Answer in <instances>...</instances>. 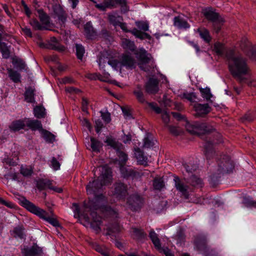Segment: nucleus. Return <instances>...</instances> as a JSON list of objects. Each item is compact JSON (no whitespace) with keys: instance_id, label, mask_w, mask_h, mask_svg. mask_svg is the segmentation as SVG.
<instances>
[{"instance_id":"obj_49","label":"nucleus","mask_w":256,"mask_h":256,"mask_svg":"<svg viewBox=\"0 0 256 256\" xmlns=\"http://www.w3.org/2000/svg\"><path fill=\"white\" fill-rule=\"evenodd\" d=\"M24 228L21 226L16 227L13 230L14 236L22 238H24Z\"/></svg>"},{"instance_id":"obj_2","label":"nucleus","mask_w":256,"mask_h":256,"mask_svg":"<svg viewBox=\"0 0 256 256\" xmlns=\"http://www.w3.org/2000/svg\"><path fill=\"white\" fill-rule=\"evenodd\" d=\"M226 58L231 74L240 82H242L244 80V76L247 74L249 70L246 60L234 50H228Z\"/></svg>"},{"instance_id":"obj_51","label":"nucleus","mask_w":256,"mask_h":256,"mask_svg":"<svg viewBox=\"0 0 256 256\" xmlns=\"http://www.w3.org/2000/svg\"><path fill=\"white\" fill-rule=\"evenodd\" d=\"M30 24L32 28L36 30H43L46 29L44 26L41 25L36 20H32Z\"/></svg>"},{"instance_id":"obj_1","label":"nucleus","mask_w":256,"mask_h":256,"mask_svg":"<svg viewBox=\"0 0 256 256\" xmlns=\"http://www.w3.org/2000/svg\"><path fill=\"white\" fill-rule=\"evenodd\" d=\"M100 174L96 180L90 182L86 186V192L88 194L94 196L95 202L100 205L101 208H110L106 205L108 200L102 194H97V192L102 189L103 186L108 184L112 182V176L111 169L107 166L98 168Z\"/></svg>"},{"instance_id":"obj_39","label":"nucleus","mask_w":256,"mask_h":256,"mask_svg":"<svg viewBox=\"0 0 256 256\" xmlns=\"http://www.w3.org/2000/svg\"><path fill=\"white\" fill-rule=\"evenodd\" d=\"M18 200L20 206L24 208H38L24 197H20Z\"/></svg>"},{"instance_id":"obj_4","label":"nucleus","mask_w":256,"mask_h":256,"mask_svg":"<svg viewBox=\"0 0 256 256\" xmlns=\"http://www.w3.org/2000/svg\"><path fill=\"white\" fill-rule=\"evenodd\" d=\"M98 209H74V216L90 223V226L96 232L100 230L102 218L97 214Z\"/></svg>"},{"instance_id":"obj_64","label":"nucleus","mask_w":256,"mask_h":256,"mask_svg":"<svg viewBox=\"0 0 256 256\" xmlns=\"http://www.w3.org/2000/svg\"><path fill=\"white\" fill-rule=\"evenodd\" d=\"M51 163L52 167L54 170H58L60 168V164L55 158L53 157L52 158Z\"/></svg>"},{"instance_id":"obj_21","label":"nucleus","mask_w":256,"mask_h":256,"mask_svg":"<svg viewBox=\"0 0 256 256\" xmlns=\"http://www.w3.org/2000/svg\"><path fill=\"white\" fill-rule=\"evenodd\" d=\"M84 30L86 38L89 39H93L96 36V32L94 30L90 22H86L84 25Z\"/></svg>"},{"instance_id":"obj_23","label":"nucleus","mask_w":256,"mask_h":256,"mask_svg":"<svg viewBox=\"0 0 256 256\" xmlns=\"http://www.w3.org/2000/svg\"><path fill=\"white\" fill-rule=\"evenodd\" d=\"M121 44L122 47L126 50H130L133 52L136 48L134 42L127 38H122Z\"/></svg>"},{"instance_id":"obj_27","label":"nucleus","mask_w":256,"mask_h":256,"mask_svg":"<svg viewBox=\"0 0 256 256\" xmlns=\"http://www.w3.org/2000/svg\"><path fill=\"white\" fill-rule=\"evenodd\" d=\"M108 18L110 22L114 26H118L123 20L122 17L116 13L108 14Z\"/></svg>"},{"instance_id":"obj_55","label":"nucleus","mask_w":256,"mask_h":256,"mask_svg":"<svg viewBox=\"0 0 256 256\" xmlns=\"http://www.w3.org/2000/svg\"><path fill=\"white\" fill-rule=\"evenodd\" d=\"M136 26L140 30L146 32L148 30V24L146 22H136Z\"/></svg>"},{"instance_id":"obj_32","label":"nucleus","mask_w":256,"mask_h":256,"mask_svg":"<svg viewBox=\"0 0 256 256\" xmlns=\"http://www.w3.org/2000/svg\"><path fill=\"white\" fill-rule=\"evenodd\" d=\"M120 170L124 178L134 177L136 175V172L132 168H126L124 166H120Z\"/></svg>"},{"instance_id":"obj_61","label":"nucleus","mask_w":256,"mask_h":256,"mask_svg":"<svg viewBox=\"0 0 256 256\" xmlns=\"http://www.w3.org/2000/svg\"><path fill=\"white\" fill-rule=\"evenodd\" d=\"M14 63L16 64L17 66L20 70H24L26 68V65L22 60L16 59L14 61Z\"/></svg>"},{"instance_id":"obj_3","label":"nucleus","mask_w":256,"mask_h":256,"mask_svg":"<svg viewBox=\"0 0 256 256\" xmlns=\"http://www.w3.org/2000/svg\"><path fill=\"white\" fill-rule=\"evenodd\" d=\"M234 168L233 162L230 160L228 156L224 155L217 160V166L210 169V182L212 186L218 184L221 176L225 173L232 172Z\"/></svg>"},{"instance_id":"obj_36","label":"nucleus","mask_w":256,"mask_h":256,"mask_svg":"<svg viewBox=\"0 0 256 256\" xmlns=\"http://www.w3.org/2000/svg\"><path fill=\"white\" fill-rule=\"evenodd\" d=\"M150 237L155 247L160 250L161 249L160 243L157 234L154 230H152L150 232Z\"/></svg>"},{"instance_id":"obj_19","label":"nucleus","mask_w":256,"mask_h":256,"mask_svg":"<svg viewBox=\"0 0 256 256\" xmlns=\"http://www.w3.org/2000/svg\"><path fill=\"white\" fill-rule=\"evenodd\" d=\"M134 151L135 156L138 163L140 164L146 165L148 158L144 155V152L138 148H135Z\"/></svg>"},{"instance_id":"obj_29","label":"nucleus","mask_w":256,"mask_h":256,"mask_svg":"<svg viewBox=\"0 0 256 256\" xmlns=\"http://www.w3.org/2000/svg\"><path fill=\"white\" fill-rule=\"evenodd\" d=\"M52 181L48 179H40L36 182V186L40 190H45L46 188L50 189Z\"/></svg>"},{"instance_id":"obj_40","label":"nucleus","mask_w":256,"mask_h":256,"mask_svg":"<svg viewBox=\"0 0 256 256\" xmlns=\"http://www.w3.org/2000/svg\"><path fill=\"white\" fill-rule=\"evenodd\" d=\"M76 54L78 59L82 60L85 52L84 47L80 44H76Z\"/></svg>"},{"instance_id":"obj_59","label":"nucleus","mask_w":256,"mask_h":256,"mask_svg":"<svg viewBox=\"0 0 256 256\" xmlns=\"http://www.w3.org/2000/svg\"><path fill=\"white\" fill-rule=\"evenodd\" d=\"M184 97L191 102H194L196 98V95L195 93H188V94H184Z\"/></svg>"},{"instance_id":"obj_38","label":"nucleus","mask_w":256,"mask_h":256,"mask_svg":"<svg viewBox=\"0 0 256 256\" xmlns=\"http://www.w3.org/2000/svg\"><path fill=\"white\" fill-rule=\"evenodd\" d=\"M38 17L42 24L48 25L50 23L48 16L42 10H38Z\"/></svg>"},{"instance_id":"obj_56","label":"nucleus","mask_w":256,"mask_h":256,"mask_svg":"<svg viewBox=\"0 0 256 256\" xmlns=\"http://www.w3.org/2000/svg\"><path fill=\"white\" fill-rule=\"evenodd\" d=\"M120 230V227L118 224H115L112 228H108V234H110L112 233L118 232Z\"/></svg>"},{"instance_id":"obj_60","label":"nucleus","mask_w":256,"mask_h":256,"mask_svg":"<svg viewBox=\"0 0 256 256\" xmlns=\"http://www.w3.org/2000/svg\"><path fill=\"white\" fill-rule=\"evenodd\" d=\"M162 118L163 122L168 126L170 122V116L167 112L164 111L162 112Z\"/></svg>"},{"instance_id":"obj_11","label":"nucleus","mask_w":256,"mask_h":256,"mask_svg":"<svg viewBox=\"0 0 256 256\" xmlns=\"http://www.w3.org/2000/svg\"><path fill=\"white\" fill-rule=\"evenodd\" d=\"M193 108L194 109L196 114L194 116L196 117H202L208 114L210 112V108L208 104H200L195 103Z\"/></svg>"},{"instance_id":"obj_63","label":"nucleus","mask_w":256,"mask_h":256,"mask_svg":"<svg viewBox=\"0 0 256 256\" xmlns=\"http://www.w3.org/2000/svg\"><path fill=\"white\" fill-rule=\"evenodd\" d=\"M104 125L102 122L100 120H98L95 122L96 131L97 133H99Z\"/></svg>"},{"instance_id":"obj_9","label":"nucleus","mask_w":256,"mask_h":256,"mask_svg":"<svg viewBox=\"0 0 256 256\" xmlns=\"http://www.w3.org/2000/svg\"><path fill=\"white\" fill-rule=\"evenodd\" d=\"M174 186L176 190L180 192V196L185 199L189 198L190 192L192 191L188 186L186 185L177 176H174Z\"/></svg>"},{"instance_id":"obj_31","label":"nucleus","mask_w":256,"mask_h":256,"mask_svg":"<svg viewBox=\"0 0 256 256\" xmlns=\"http://www.w3.org/2000/svg\"><path fill=\"white\" fill-rule=\"evenodd\" d=\"M134 94L140 102L144 103L146 102L140 85L136 86V88L134 91Z\"/></svg>"},{"instance_id":"obj_10","label":"nucleus","mask_w":256,"mask_h":256,"mask_svg":"<svg viewBox=\"0 0 256 256\" xmlns=\"http://www.w3.org/2000/svg\"><path fill=\"white\" fill-rule=\"evenodd\" d=\"M134 54L140 62V68L145 72L149 71L148 68L144 66L145 64L149 63L150 60V58L148 56L146 51L144 48H140L138 52H136Z\"/></svg>"},{"instance_id":"obj_12","label":"nucleus","mask_w":256,"mask_h":256,"mask_svg":"<svg viewBox=\"0 0 256 256\" xmlns=\"http://www.w3.org/2000/svg\"><path fill=\"white\" fill-rule=\"evenodd\" d=\"M159 80L154 78H150L146 83L145 86L146 90L150 94H155L159 90Z\"/></svg>"},{"instance_id":"obj_17","label":"nucleus","mask_w":256,"mask_h":256,"mask_svg":"<svg viewBox=\"0 0 256 256\" xmlns=\"http://www.w3.org/2000/svg\"><path fill=\"white\" fill-rule=\"evenodd\" d=\"M204 16L209 20L212 22L214 23L220 22V18L219 14L210 9L206 10L204 12Z\"/></svg>"},{"instance_id":"obj_13","label":"nucleus","mask_w":256,"mask_h":256,"mask_svg":"<svg viewBox=\"0 0 256 256\" xmlns=\"http://www.w3.org/2000/svg\"><path fill=\"white\" fill-rule=\"evenodd\" d=\"M136 62L132 56L124 54L120 59V65L128 69H133L136 66Z\"/></svg>"},{"instance_id":"obj_6","label":"nucleus","mask_w":256,"mask_h":256,"mask_svg":"<svg viewBox=\"0 0 256 256\" xmlns=\"http://www.w3.org/2000/svg\"><path fill=\"white\" fill-rule=\"evenodd\" d=\"M186 130L192 134H200L210 132L213 130V128L206 123L194 122L192 124L187 122L186 124Z\"/></svg>"},{"instance_id":"obj_30","label":"nucleus","mask_w":256,"mask_h":256,"mask_svg":"<svg viewBox=\"0 0 256 256\" xmlns=\"http://www.w3.org/2000/svg\"><path fill=\"white\" fill-rule=\"evenodd\" d=\"M130 32L134 35L136 38H139L140 40L148 39L150 40L152 36L148 34L142 32L136 28H134Z\"/></svg>"},{"instance_id":"obj_46","label":"nucleus","mask_w":256,"mask_h":256,"mask_svg":"<svg viewBox=\"0 0 256 256\" xmlns=\"http://www.w3.org/2000/svg\"><path fill=\"white\" fill-rule=\"evenodd\" d=\"M200 90L202 94V97L207 100H210L212 96L210 92V88H200Z\"/></svg>"},{"instance_id":"obj_16","label":"nucleus","mask_w":256,"mask_h":256,"mask_svg":"<svg viewBox=\"0 0 256 256\" xmlns=\"http://www.w3.org/2000/svg\"><path fill=\"white\" fill-rule=\"evenodd\" d=\"M26 126V118H24L13 121L10 125L9 128L12 132H16L24 129Z\"/></svg>"},{"instance_id":"obj_50","label":"nucleus","mask_w":256,"mask_h":256,"mask_svg":"<svg viewBox=\"0 0 256 256\" xmlns=\"http://www.w3.org/2000/svg\"><path fill=\"white\" fill-rule=\"evenodd\" d=\"M92 247L94 250L104 256H108V254L105 252L104 248L98 245V244L96 242L92 243Z\"/></svg>"},{"instance_id":"obj_37","label":"nucleus","mask_w":256,"mask_h":256,"mask_svg":"<svg viewBox=\"0 0 256 256\" xmlns=\"http://www.w3.org/2000/svg\"><path fill=\"white\" fill-rule=\"evenodd\" d=\"M34 116L38 118H44L45 116V109L42 106H36L34 109Z\"/></svg>"},{"instance_id":"obj_26","label":"nucleus","mask_w":256,"mask_h":256,"mask_svg":"<svg viewBox=\"0 0 256 256\" xmlns=\"http://www.w3.org/2000/svg\"><path fill=\"white\" fill-rule=\"evenodd\" d=\"M34 91L35 90L32 87L26 88L24 93V98L28 102L33 103L35 102L34 98Z\"/></svg>"},{"instance_id":"obj_20","label":"nucleus","mask_w":256,"mask_h":256,"mask_svg":"<svg viewBox=\"0 0 256 256\" xmlns=\"http://www.w3.org/2000/svg\"><path fill=\"white\" fill-rule=\"evenodd\" d=\"M174 26L180 29H186L190 27L188 22L183 18L180 16L174 18Z\"/></svg>"},{"instance_id":"obj_54","label":"nucleus","mask_w":256,"mask_h":256,"mask_svg":"<svg viewBox=\"0 0 256 256\" xmlns=\"http://www.w3.org/2000/svg\"><path fill=\"white\" fill-rule=\"evenodd\" d=\"M108 60V58L104 56L102 54H100L98 56V62L100 68H102L104 66V64Z\"/></svg>"},{"instance_id":"obj_43","label":"nucleus","mask_w":256,"mask_h":256,"mask_svg":"<svg viewBox=\"0 0 256 256\" xmlns=\"http://www.w3.org/2000/svg\"><path fill=\"white\" fill-rule=\"evenodd\" d=\"M8 75L10 79L14 82H20V75L16 71L12 70H8Z\"/></svg>"},{"instance_id":"obj_42","label":"nucleus","mask_w":256,"mask_h":256,"mask_svg":"<svg viewBox=\"0 0 256 256\" xmlns=\"http://www.w3.org/2000/svg\"><path fill=\"white\" fill-rule=\"evenodd\" d=\"M20 174L24 176H30L32 172H33V169L30 166H21L20 170Z\"/></svg>"},{"instance_id":"obj_47","label":"nucleus","mask_w":256,"mask_h":256,"mask_svg":"<svg viewBox=\"0 0 256 256\" xmlns=\"http://www.w3.org/2000/svg\"><path fill=\"white\" fill-rule=\"evenodd\" d=\"M248 50H245L246 54L250 57L256 60V46H248Z\"/></svg>"},{"instance_id":"obj_62","label":"nucleus","mask_w":256,"mask_h":256,"mask_svg":"<svg viewBox=\"0 0 256 256\" xmlns=\"http://www.w3.org/2000/svg\"><path fill=\"white\" fill-rule=\"evenodd\" d=\"M87 78L90 80L98 79L101 81H104V80L102 78V76L96 73L88 74Z\"/></svg>"},{"instance_id":"obj_18","label":"nucleus","mask_w":256,"mask_h":256,"mask_svg":"<svg viewBox=\"0 0 256 256\" xmlns=\"http://www.w3.org/2000/svg\"><path fill=\"white\" fill-rule=\"evenodd\" d=\"M26 124L32 130H42V124L40 121L36 120H30L26 118Z\"/></svg>"},{"instance_id":"obj_28","label":"nucleus","mask_w":256,"mask_h":256,"mask_svg":"<svg viewBox=\"0 0 256 256\" xmlns=\"http://www.w3.org/2000/svg\"><path fill=\"white\" fill-rule=\"evenodd\" d=\"M213 144L214 142L211 141H207L205 144V156L207 160L210 159L214 153L212 149Z\"/></svg>"},{"instance_id":"obj_7","label":"nucleus","mask_w":256,"mask_h":256,"mask_svg":"<svg viewBox=\"0 0 256 256\" xmlns=\"http://www.w3.org/2000/svg\"><path fill=\"white\" fill-rule=\"evenodd\" d=\"M105 142L108 145L116 150L117 155L119 158L120 166H124L128 158V155L122 150L123 148L122 144L115 139L110 138H107Z\"/></svg>"},{"instance_id":"obj_52","label":"nucleus","mask_w":256,"mask_h":256,"mask_svg":"<svg viewBox=\"0 0 256 256\" xmlns=\"http://www.w3.org/2000/svg\"><path fill=\"white\" fill-rule=\"evenodd\" d=\"M42 130L44 136L47 141L52 142L54 140L55 136L54 134L46 130Z\"/></svg>"},{"instance_id":"obj_58","label":"nucleus","mask_w":256,"mask_h":256,"mask_svg":"<svg viewBox=\"0 0 256 256\" xmlns=\"http://www.w3.org/2000/svg\"><path fill=\"white\" fill-rule=\"evenodd\" d=\"M154 142L151 140L148 137H146L144 139V144L143 147L145 148H150L152 146Z\"/></svg>"},{"instance_id":"obj_34","label":"nucleus","mask_w":256,"mask_h":256,"mask_svg":"<svg viewBox=\"0 0 256 256\" xmlns=\"http://www.w3.org/2000/svg\"><path fill=\"white\" fill-rule=\"evenodd\" d=\"M198 32L200 36L203 40L208 43L211 40V37L210 35L209 32L206 28H198Z\"/></svg>"},{"instance_id":"obj_22","label":"nucleus","mask_w":256,"mask_h":256,"mask_svg":"<svg viewBox=\"0 0 256 256\" xmlns=\"http://www.w3.org/2000/svg\"><path fill=\"white\" fill-rule=\"evenodd\" d=\"M48 48L60 52H62L65 50V47L60 45L55 37L50 38L49 46H48Z\"/></svg>"},{"instance_id":"obj_45","label":"nucleus","mask_w":256,"mask_h":256,"mask_svg":"<svg viewBox=\"0 0 256 256\" xmlns=\"http://www.w3.org/2000/svg\"><path fill=\"white\" fill-rule=\"evenodd\" d=\"M153 186L155 190H161L164 186V184L162 178H156L154 180Z\"/></svg>"},{"instance_id":"obj_35","label":"nucleus","mask_w":256,"mask_h":256,"mask_svg":"<svg viewBox=\"0 0 256 256\" xmlns=\"http://www.w3.org/2000/svg\"><path fill=\"white\" fill-rule=\"evenodd\" d=\"M0 51L4 58H8L10 56V51L6 44L4 42L0 41Z\"/></svg>"},{"instance_id":"obj_25","label":"nucleus","mask_w":256,"mask_h":256,"mask_svg":"<svg viewBox=\"0 0 256 256\" xmlns=\"http://www.w3.org/2000/svg\"><path fill=\"white\" fill-rule=\"evenodd\" d=\"M214 50L218 55L220 56H224L225 55L226 56V52L229 50H226L224 46L219 42H217L214 44ZM230 50H231L230 49Z\"/></svg>"},{"instance_id":"obj_53","label":"nucleus","mask_w":256,"mask_h":256,"mask_svg":"<svg viewBox=\"0 0 256 256\" xmlns=\"http://www.w3.org/2000/svg\"><path fill=\"white\" fill-rule=\"evenodd\" d=\"M148 106L153 110L156 114L162 113V109L158 106L157 104L155 102H147Z\"/></svg>"},{"instance_id":"obj_14","label":"nucleus","mask_w":256,"mask_h":256,"mask_svg":"<svg viewBox=\"0 0 256 256\" xmlns=\"http://www.w3.org/2000/svg\"><path fill=\"white\" fill-rule=\"evenodd\" d=\"M22 252L23 256H40L42 254V250L34 244L30 248H24L22 250Z\"/></svg>"},{"instance_id":"obj_57","label":"nucleus","mask_w":256,"mask_h":256,"mask_svg":"<svg viewBox=\"0 0 256 256\" xmlns=\"http://www.w3.org/2000/svg\"><path fill=\"white\" fill-rule=\"evenodd\" d=\"M255 118H256L255 114L254 112H248V113L246 114L243 117V118L244 120H247L248 122H252Z\"/></svg>"},{"instance_id":"obj_15","label":"nucleus","mask_w":256,"mask_h":256,"mask_svg":"<svg viewBox=\"0 0 256 256\" xmlns=\"http://www.w3.org/2000/svg\"><path fill=\"white\" fill-rule=\"evenodd\" d=\"M127 194V186L122 182H117L114 184V194L116 197L121 198Z\"/></svg>"},{"instance_id":"obj_8","label":"nucleus","mask_w":256,"mask_h":256,"mask_svg":"<svg viewBox=\"0 0 256 256\" xmlns=\"http://www.w3.org/2000/svg\"><path fill=\"white\" fill-rule=\"evenodd\" d=\"M118 4L122 8V11L126 12L128 10L126 0H104L102 3L96 4V8L100 11H106L107 8H113Z\"/></svg>"},{"instance_id":"obj_5","label":"nucleus","mask_w":256,"mask_h":256,"mask_svg":"<svg viewBox=\"0 0 256 256\" xmlns=\"http://www.w3.org/2000/svg\"><path fill=\"white\" fill-rule=\"evenodd\" d=\"M30 212L32 213L40 218L48 222L52 226L56 227L60 226L58 222L56 220L55 216L50 209H27Z\"/></svg>"},{"instance_id":"obj_41","label":"nucleus","mask_w":256,"mask_h":256,"mask_svg":"<svg viewBox=\"0 0 256 256\" xmlns=\"http://www.w3.org/2000/svg\"><path fill=\"white\" fill-rule=\"evenodd\" d=\"M183 166L186 172L188 173H192L196 171L198 168L197 164H192L190 162L188 164H184Z\"/></svg>"},{"instance_id":"obj_44","label":"nucleus","mask_w":256,"mask_h":256,"mask_svg":"<svg viewBox=\"0 0 256 256\" xmlns=\"http://www.w3.org/2000/svg\"><path fill=\"white\" fill-rule=\"evenodd\" d=\"M90 140L91 148H92V151L95 152H99L100 149L102 146L100 142L93 138H90Z\"/></svg>"},{"instance_id":"obj_24","label":"nucleus","mask_w":256,"mask_h":256,"mask_svg":"<svg viewBox=\"0 0 256 256\" xmlns=\"http://www.w3.org/2000/svg\"><path fill=\"white\" fill-rule=\"evenodd\" d=\"M128 202L130 203L133 208H136L137 206H141L142 204L144 202V200L140 196L133 195L130 198Z\"/></svg>"},{"instance_id":"obj_48","label":"nucleus","mask_w":256,"mask_h":256,"mask_svg":"<svg viewBox=\"0 0 256 256\" xmlns=\"http://www.w3.org/2000/svg\"><path fill=\"white\" fill-rule=\"evenodd\" d=\"M242 202L246 206L256 208V201L254 200L250 197L244 196Z\"/></svg>"},{"instance_id":"obj_33","label":"nucleus","mask_w":256,"mask_h":256,"mask_svg":"<svg viewBox=\"0 0 256 256\" xmlns=\"http://www.w3.org/2000/svg\"><path fill=\"white\" fill-rule=\"evenodd\" d=\"M190 184L193 187L202 188L203 186L202 180L196 176H192L190 179Z\"/></svg>"}]
</instances>
